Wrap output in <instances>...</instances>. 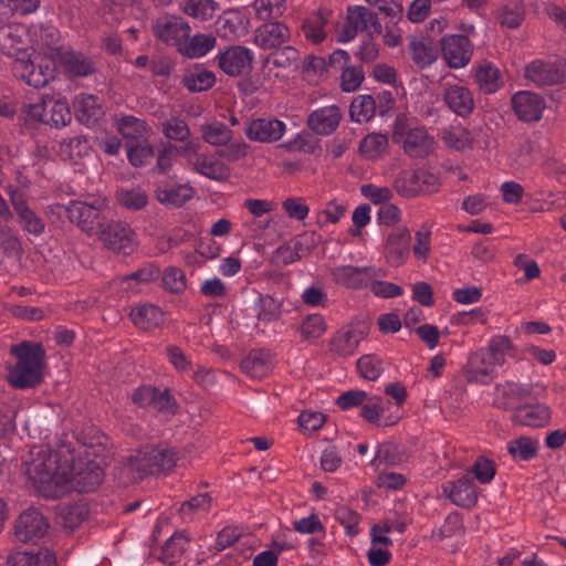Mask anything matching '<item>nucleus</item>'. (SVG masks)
<instances>
[{
	"label": "nucleus",
	"instance_id": "obj_1",
	"mask_svg": "<svg viewBox=\"0 0 566 566\" xmlns=\"http://www.w3.org/2000/svg\"><path fill=\"white\" fill-rule=\"evenodd\" d=\"M15 363L7 366V381L14 389L38 387L44 377L46 353L41 343L23 340L10 347Z\"/></svg>",
	"mask_w": 566,
	"mask_h": 566
},
{
	"label": "nucleus",
	"instance_id": "obj_2",
	"mask_svg": "<svg viewBox=\"0 0 566 566\" xmlns=\"http://www.w3.org/2000/svg\"><path fill=\"white\" fill-rule=\"evenodd\" d=\"M177 462L175 449L166 446H145L135 455L128 458L124 471L132 480H140L146 475L170 471Z\"/></svg>",
	"mask_w": 566,
	"mask_h": 566
},
{
	"label": "nucleus",
	"instance_id": "obj_3",
	"mask_svg": "<svg viewBox=\"0 0 566 566\" xmlns=\"http://www.w3.org/2000/svg\"><path fill=\"white\" fill-rule=\"evenodd\" d=\"M392 142L401 145L411 158H424L434 150L436 140L423 126H411L408 117L400 113L392 125Z\"/></svg>",
	"mask_w": 566,
	"mask_h": 566
},
{
	"label": "nucleus",
	"instance_id": "obj_4",
	"mask_svg": "<svg viewBox=\"0 0 566 566\" xmlns=\"http://www.w3.org/2000/svg\"><path fill=\"white\" fill-rule=\"evenodd\" d=\"M105 207V199L93 197L90 201L71 200L67 206L56 203L51 209L65 212L70 222L76 224L82 231L91 234L97 227L101 229V226L104 224L101 220L102 211Z\"/></svg>",
	"mask_w": 566,
	"mask_h": 566
},
{
	"label": "nucleus",
	"instance_id": "obj_5",
	"mask_svg": "<svg viewBox=\"0 0 566 566\" xmlns=\"http://www.w3.org/2000/svg\"><path fill=\"white\" fill-rule=\"evenodd\" d=\"M35 57L31 60L27 54L15 57L11 63L13 76L29 86L41 88L54 78L55 69L48 60Z\"/></svg>",
	"mask_w": 566,
	"mask_h": 566
},
{
	"label": "nucleus",
	"instance_id": "obj_6",
	"mask_svg": "<svg viewBox=\"0 0 566 566\" xmlns=\"http://www.w3.org/2000/svg\"><path fill=\"white\" fill-rule=\"evenodd\" d=\"M98 238L105 248L124 255L134 253L138 245L135 231L127 223L117 221L101 226Z\"/></svg>",
	"mask_w": 566,
	"mask_h": 566
},
{
	"label": "nucleus",
	"instance_id": "obj_7",
	"mask_svg": "<svg viewBox=\"0 0 566 566\" xmlns=\"http://www.w3.org/2000/svg\"><path fill=\"white\" fill-rule=\"evenodd\" d=\"M27 474L40 488L59 484L61 478L56 454H53L50 449H41L36 457L27 464Z\"/></svg>",
	"mask_w": 566,
	"mask_h": 566
},
{
	"label": "nucleus",
	"instance_id": "obj_8",
	"mask_svg": "<svg viewBox=\"0 0 566 566\" xmlns=\"http://www.w3.org/2000/svg\"><path fill=\"white\" fill-rule=\"evenodd\" d=\"M50 524L46 517L36 509L22 512L14 523V536L24 544H34L48 533Z\"/></svg>",
	"mask_w": 566,
	"mask_h": 566
},
{
	"label": "nucleus",
	"instance_id": "obj_9",
	"mask_svg": "<svg viewBox=\"0 0 566 566\" xmlns=\"http://www.w3.org/2000/svg\"><path fill=\"white\" fill-rule=\"evenodd\" d=\"M151 30L157 39L179 51L185 40L189 38L190 25L181 17L165 15L153 22Z\"/></svg>",
	"mask_w": 566,
	"mask_h": 566
},
{
	"label": "nucleus",
	"instance_id": "obj_10",
	"mask_svg": "<svg viewBox=\"0 0 566 566\" xmlns=\"http://www.w3.org/2000/svg\"><path fill=\"white\" fill-rule=\"evenodd\" d=\"M338 15L328 8H318L308 13L301 24V30L306 41L313 44L324 42L329 29L337 23Z\"/></svg>",
	"mask_w": 566,
	"mask_h": 566
},
{
	"label": "nucleus",
	"instance_id": "obj_11",
	"mask_svg": "<svg viewBox=\"0 0 566 566\" xmlns=\"http://www.w3.org/2000/svg\"><path fill=\"white\" fill-rule=\"evenodd\" d=\"M439 42L442 55L451 69L464 67L471 61L473 45L467 35H444Z\"/></svg>",
	"mask_w": 566,
	"mask_h": 566
},
{
	"label": "nucleus",
	"instance_id": "obj_12",
	"mask_svg": "<svg viewBox=\"0 0 566 566\" xmlns=\"http://www.w3.org/2000/svg\"><path fill=\"white\" fill-rule=\"evenodd\" d=\"M285 130V123L276 117L254 118L249 120L244 126V134L250 140L263 144L280 140Z\"/></svg>",
	"mask_w": 566,
	"mask_h": 566
},
{
	"label": "nucleus",
	"instance_id": "obj_13",
	"mask_svg": "<svg viewBox=\"0 0 566 566\" xmlns=\"http://www.w3.org/2000/svg\"><path fill=\"white\" fill-rule=\"evenodd\" d=\"M218 65L229 76H240L252 69L253 53L245 46L232 45L217 56Z\"/></svg>",
	"mask_w": 566,
	"mask_h": 566
},
{
	"label": "nucleus",
	"instance_id": "obj_14",
	"mask_svg": "<svg viewBox=\"0 0 566 566\" xmlns=\"http://www.w3.org/2000/svg\"><path fill=\"white\" fill-rule=\"evenodd\" d=\"M72 480L81 493L94 491L104 479V471L96 460L88 459L85 463L81 459L72 462Z\"/></svg>",
	"mask_w": 566,
	"mask_h": 566
},
{
	"label": "nucleus",
	"instance_id": "obj_15",
	"mask_svg": "<svg viewBox=\"0 0 566 566\" xmlns=\"http://www.w3.org/2000/svg\"><path fill=\"white\" fill-rule=\"evenodd\" d=\"M511 104L516 117L525 123L538 122L546 107L545 99L530 91L516 92L511 98Z\"/></svg>",
	"mask_w": 566,
	"mask_h": 566
},
{
	"label": "nucleus",
	"instance_id": "obj_16",
	"mask_svg": "<svg viewBox=\"0 0 566 566\" xmlns=\"http://www.w3.org/2000/svg\"><path fill=\"white\" fill-rule=\"evenodd\" d=\"M411 234L407 228H397L388 234L384 255L390 266L402 265L410 254Z\"/></svg>",
	"mask_w": 566,
	"mask_h": 566
},
{
	"label": "nucleus",
	"instance_id": "obj_17",
	"mask_svg": "<svg viewBox=\"0 0 566 566\" xmlns=\"http://www.w3.org/2000/svg\"><path fill=\"white\" fill-rule=\"evenodd\" d=\"M366 333L355 325H346L338 329L329 339V352L337 357H348L355 354Z\"/></svg>",
	"mask_w": 566,
	"mask_h": 566
},
{
	"label": "nucleus",
	"instance_id": "obj_18",
	"mask_svg": "<svg viewBox=\"0 0 566 566\" xmlns=\"http://www.w3.org/2000/svg\"><path fill=\"white\" fill-rule=\"evenodd\" d=\"M331 274L336 284L353 290L368 286L376 275L374 268L353 265L336 266Z\"/></svg>",
	"mask_w": 566,
	"mask_h": 566
},
{
	"label": "nucleus",
	"instance_id": "obj_19",
	"mask_svg": "<svg viewBox=\"0 0 566 566\" xmlns=\"http://www.w3.org/2000/svg\"><path fill=\"white\" fill-rule=\"evenodd\" d=\"M442 101L451 112L462 118L469 117L475 108L471 90L459 84L446 85Z\"/></svg>",
	"mask_w": 566,
	"mask_h": 566
},
{
	"label": "nucleus",
	"instance_id": "obj_20",
	"mask_svg": "<svg viewBox=\"0 0 566 566\" xmlns=\"http://www.w3.org/2000/svg\"><path fill=\"white\" fill-rule=\"evenodd\" d=\"M443 493L460 507L471 509L478 502L476 486L472 479L464 475L457 481H448L442 485Z\"/></svg>",
	"mask_w": 566,
	"mask_h": 566
},
{
	"label": "nucleus",
	"instance_id": "obj_21",
	"mask_svg": "<svg viewBox=\"0 0 566 566\" xmlns=\"http://www.w3.org/2000/svg\"><path fill=\"white\" fill-rule=\"evenodd\" d=\"M552 418L549 407L542 402L517 406L512 413V421L520 426L543 428Z\"/></svg>",
	"mask_w": 566,
	"mask_h": 566
},
{
	"label": "nucleus",
	"instance_id": "obj_22",
	"mask_svg": "<svg viewBox=\"0 0 566 566\" xmlns=\"http://www.w3.org/2000/svg\"><path fill=\"white\" fill-rule=\"evenodd\" d=\"M524 75L537 86H552L563 82L564 72L554 62L535 60L525 66Z\"/></svg>",
	"mask_w": 566,
	"mask_h": 566
},
{
	"label": "nucleus",
	"instance_id": "obj_23",
	"mask_svg": "<svg viewBox=\"0 0 566 566\" xmlns=\"http://www.w3.org/2000/svg\"><path fill=\"white\" fill-rule=\"evenodd\" d=\"M27 30L22 24L9 23L0 25V51L11 57L25 54Z\"/></svg>",
	"mask_w": 566,
	"mask_h": 566
},
{
	"label": "nucleus",
	"instance_id": "obj_24",
	"mask_svg": "<svg viewBox=\"0 0 566 566\" xmlns=\"http://www.w3.org/2000/svg\"><path fill=\"white\" fill-rule=\"evenodd\" d=\"M73 108L76 119L87 127L95 126L104 117L99 98L93 94H77L73 101Z\"/></svg>",
	"mask_w": 566,
	"mask_h": 566
},
{
	"label": "nucleus",
	"instance_id": "obj_25",
	"mask_svg": "<svg viewBox=\"0 0 566 566\" xmlns=\"http://www.w3.org/2000/svg\"><path fill=\"white\" fill-rule=\"evenodd\" d=\"M290 30L282 22H265L254 32V43L262 50L280 48L290 39Z\"/></svg>",
	"mask_w": 566,
	"mask_h": 566
},
{
	"label": "nucleus",
	"instance_id": "obj_26",
	"mask_svg": "<svg viewBox=\"0 0 566 566\" xmlns=\"http://www.w3.org/2000/svg\"><path fill=\"white\" fill-rule=\"evenodd\" d=\"M342 119L338 106L331 105L313 111L307 118V126L318 135H331L334 133Z\"/></svg>",
	"mask_w": 566,
	"mask_h": 566
},
{
	"label": "nucleus",
	"instance_id": "obj_27",
	"mask_svg": "<svg viewBox=\"0 0 566 566\" xmlns=\"http://www.w3.org/2000/svg\"><path fill=\"white\" fill-rule=\"evenodd\" d=\"M497 365L491 364L488 352L484 348L472 353L467 365V377L469 381L489 384L495 374Z\"/></svg>",
	"mask_w": 566,
	"mask_h": 566
},
{
	"label": "nucleus",
	"instance_id": "obj_28",
	"mask_svg": "<svg viewBox=\"0 0 566 566\" xmlns=\"http://www.w3.org/2000/svg\"><path fill=\"white\" fill-rule=\"evenodd\" d=\"M189 164L197 174L214 181H224L231 176V168L228 165L220 158L207 154L190 158Z\"/></svg>",
	"mask_w": 566,
	"mask_h": 566
},
{
	"label": "nucleus",
	"instance_id": "obj_29",
	"mask_svg": "<svg viewBox=\"0 0 566 566\" xmlns=\"http://www.w3.org/2000/svg\"><path fill=\"white\" fill-rule=\"evenodd\" d=\"M409 51L413 63L424 69L439 57V49L430 36H412L409 41Z\"/></svg>",
	"mask_w": 566,
	"mask_h": 566
},
{
	"label": "nucleus",
	"instance_id": "obj_30",
	"mask_svg": "<svg viewBox=\"0 0 566 566\" xmlns=\"http://www.w3.org/2000/svg\"><path fill=\"white\" fill-rule=\"evenodd\" d=\"M129 317L135 326L143 331H153L159 327L165 321L163 310L150 303L133 307L130 310Z\"/></svg>",
	"mask_w": 566,
	"mask_h": 566
},
{
	"label": "nucleus",
	"instance_id": "obj_31",
	"mask_svg": "<svg viewBox=\"0 0 566 566\" xmlns=\"http://www.w3.org/2000/svg\"><path fill=\"white\" fill-rule=\"evenodd\" d=\"M272 355L265 349H253L240 363L243 373L252 378L262 379L272 369Z\"/></svg>",
	"mask_w": 566,
	"mask_h": 566
},
{
	"label": "nucleus",
	"instance_id": "obj_32",
	"mask_svg": "<svg viewBox=\"0 0 566 566\" xmlns=\"http://www.w3.org/2000/svg\"><path fill=\"white\" fill-rule=\"evenodd\" d=\"M60 63L65 73L72 76H88L95 72L93 60L78 51H64L60 54Z\"/></svg>",
	"mask_w": 566,
	"mask_h": 566
},
{
	"label": "nucleus",
	"instance_id": "obj_33",
	"mask_svg": "<svg viewBox=\"0 0 566 566\" xmlns=\"http://www.w3.org/2000/svg\"><path fill=\"white\" fill-rule=\"evenodd\" d=\"M502 28L517 29L525 19V6L522 0H503L494 12Z\"/></svg>",
	"mask_w": 566,
	"mask_h": 566
},
{
	"label": "nucleus",
	"instance_id": "obj_34",
	"mask_svg": "<svg viewBox=\"0 0 566 566\" xmlns=\"http://www.w3.org/2000/svg\"><path fill=\"white\" fill-rule=\"evenodd\" d=\"M160 275V268L153 262H148L136 271L119 276L118 280L125 291H136L139 285H146L159 280Z\"/></svg>",
	"mask_w": 566,
	"mask_h": 566
},
{
	"label": "nucleus",
	"instance_id": "obj_35",
	"mask_svg": "<svg viewBox=\"0 0 566 566\" xmlns=\"http://www.w3.org/2000/svg\"><path fill=\"white\" fill-rule=\"evenodd\" d=\"M347 17L350 24L358 32L368 31L370 34L375 33L378 35L382 33V25L377 13H374L366 7L348 8Z\"/></svg>",
	"mask_w": 566,
	"mask_h": 566
},
{
	"label": "nucleus",
	"instance_id": "obj_36",
	"mask_svg": "<svg viewBox=\"0 0 566 566\" xmlns=\"http://www.w3.org/2000/svg\"><path fill=\"white\" fill-rule=\"evenodd\" d=\"M8 566H56V558L48 549L38 553L13 551L7 557Z\"/></svg>",
	"mask_w": 566,
	"mask_h": 566
},
{
	"label": "nucleus",
	"instance_id": "obj_37",
	"mask_svg": "<svg viewBox=\"0 0 566 566\" xmlns=\"http://www.w3.org/2000/svg\"><path fill=\"white\" fill-rule=\"evenodd\" d=\"M474 81L484 94H493L503 86L501 71L488 61L475 69Z\"/></svg>",
	"mask_w": 566,
	"mask_h": 566
},
{
	"label": "nucleus",
	"instance_id": "obj_38",
	"mask_svg": "<svg viewBox=\"0 0 566 566\" xmlns=\"http://www.w3.org/2000/svg\"><path fill=\"white\" fill-rule=\"evenodd\" d=\"M157 200L166 206L181 207L193 196V189L187 185H159L155 191Z\"/></svg>",
	"mask_w": 566,
	"mask_h": 566
},
{
	"label": "nucleus",
	"instance_id": "obj_39",
	"mask_svg": "<svg viewBox=\"0 0 566 566\" xmlns=\"http://www.w3.org/2000/svg\"><path fill=\"white\" fill-rule=\"evenodd\" d=\"M91 149L88 139L85 136L76 135L64 138L60 143L59 156L65 161L78 164L81 159L90 155Z\"/></svg>",
	"mask_w": 566,
	"mask_h": 566
},
{
	"label": "nucleus",
	"instance_id": "obj_40",
	"mask_svg": "<svg viewBox=\"0 0 566 566\" xmlns=\"http://www.w3.org/2000/svg\"><path fill=\"white\" fill-rule=\"evenodd\" d=\"M216 83V75L212 71L196 65L182 75L181 84L190 92H203L211 88Z\"/></svg>",
	"mask_w": 566,
	"mask_h": 566
},
{
	"label": "nucleus",
	"instance_id": "obj_41",
	"mask_svg": "<svg viewBox=\"0 0 566 566\" xmlns=\"http://www.w3.org/2000/svg\"><path fill=\"white\" fill-rule=\"evenodd\" d=\"M45 125L60 128L69 125L72 120V114L66 99L48 97L45 98Z\"/></svg>",
	"mask_w": 566,
	"mask_h": 566
},
{
	"label": "nucleus",
	"instance_id": "obj_42",
	"mask_svg": "<svg viewBox=\"0 0 566 566\" xmlns=\"http://www.w3.org/2000/svg\"><path fill=\"white\" fill-rule=\"evenodd\" d=\"M216 42L212 34L197 33L187 38L178 52L189 59H198L210 52L216 46Z\"/></svg>",
	"mask_w": 566,
	"mask_h": 566
},
{
	"label": "nucleus",
	"instance_id": "obj_43",
	"mask_svg": "<svg viewBox=\"0 0 566 566\" xmlns=\"http://www.w3.org/2000/svg\"><path fill=\"white\" fill-rule=\"evenodd\" d=\"M444 145L453 150L463 151L473 145L471 132L461 124L450 125L441 130L440 135Z\"/></svg>",
	"mask_w": 566,
	"mask_h": 566
},
{
	"label": "nucleus",
	"instance_id": "obj_44",
	"mask_svg": "<svg viewBox=\"0 0 566 566\" xmlns=\"http://www.w3.org/2000/svg\"><path fill=\"white\" fill-rule=\"evenodd\" d=\"M190 539L184 532L171 535L161 548L158 559L166 565L176 564L188 549Z\"/></svg>",
	"mask_w": 566,
	"mask_h": 566
},
{
	"label": "nucleus",
	"instance_id": "obj_45",
	"mask_svg": "<svg viewBox=\"0 0 566 566\" xmlns=\"http://www.w3.org/2000/svg\"><path fill=\"white\" fill-rule=\"evenodd\" d=\"M397 193L405 198H413L421 193L418 169H405L399 171L392 181Z\"/></svg>",
	"mask_w": 566,
	"mask_h": 566
},
{
	"label": "nucleus",
	"instance_id": "obj_46",
	"mask_svg": "<svg viewBox=\"0 0 566 566\" xmlns=\"http://www.w3.org/2000/svg\"><path fill=\"white\" fill-rule=\"evenodd\" d=\"M17 214V222L22 230L33 237H40L45 231V223L43 219L30 208L28 202L14 210Z\"/></svg>",
	"mask_w": 566,
	"mask_h": 566
},
{
	"label": "nucleus",
	"instance_id": "obj_47",
	"mask_svg": "<svg viewBox=\"0 0 566 566\" xmlns=\"http://www.w3.org/2000/svg\"><path fill=\"white\" fill-rule=\"evenodd\" d=\"M180 9L188 17L208 21L214 17L220 7L214 0H184Z\"/></svg>",
	"mask_w": 566,
	"mask_h": 566
},
{
	"label": "nucleus",
	"instance_id": "obj_48",
	"mask_svg": "<svg viewBox=\"0 0 566 566\" xmlns=\"http://www.w3.org/2000/svg\"><path fill=\"white\" fill-rule=\"evenodd\" d=\"M376 114V104L373 99V95H358L352 101L349 106V116L353 122L359 124L368 123L375 117Z\"/></svg>",
	"mask_w": 566,
	"mask_h": 566
},
{
	"label": "nucleus",
	"instance_id": "obj_49",
	"mask_svg": "<svg viewBox=\"0 0 566 566\" xmlns=\"http://www.w3.org/2000/svg\"><path fill=\"white\" fill-rule=\"evenodd\" d=\"M388 148V136L381 133H370L359 143V153L363 157L375 160L380 158Z\"/></svg>",
	"mask_w": 566,
	"mask_h": 566
},
{
	"label": "nucleus",
	"instance_id": "obj_50",
	"mask_svg": "<svg viewBox=\"0 0 566 566\" xmlns=\"http://www.w3.org/2000/svg\"><path fill=\"white\" fill-rule=\"evenodd\" d=\"M499 391L501 396H496L494 405L503 410L513 408L516 400L524 399L531 394V389L511 381L505 382Z\"/></svg>",
	"mask_w": 566,
	"mask_h": 566
},
{
	"label": "nucleus",
	"instance_id": "obj_51",
	"mask_svg": "<svg viewBox=\"0 0 566 566\" xmlns=\"http://www.w3.org/2000/svg\"><path fill=\"white\" fill-rule=\"evenodd\" d=\"M202 139L211 146H223L232 140L233 132L222 122L201 125Z\"/></svg>",
	"mask_w": 566,
	"mask_h": 566
},
{
	"label": "nucleus",
	"instance_id": "obj_52",
	"mask_svg": "<svg viewBox=\"0 0 566 566\" xmlns=\"http://www.w3.org/2000/svg\"><path fill=\"white\" fill-rule=\"evenodd\" d=\"M178 156V146L170 142H160L155 151L156 164L151 171L156 175H166L174 166V161Z\"/></svg>",
	"mask_w": 566,
	"mask_h": 566
},
{
	"label": "nucleus",
	"instance_id": "obj_53",
	"mask_svg": "<svg viewBox=\"0 0 566 566\" xmlns=\"http://www.w3.org/2000/svg\"><path fill=\"white\" fill-rule=\"evenodd\" d=\"M161 133L166 142H186L191 137V130L188 123L178 116L170 117L160 123Z\"/></svg>",
	"mask_w": 566,
	"mask_h": 566
},
{
	"label": "nucleus",
	"instance_id": "obj_54",
	"mask_svg": "<svg viewBox=\"0 0 566 566\" xmlns=\"http://www.w3.org/2000/svg\"><path fill=\"white\" fill-rule=\"evenodd\" d=\"M212 497L209 493H201L181 503L179 514L184 521L190 522L199 513H208L211 510Z\"/></svg>",
	"mask_w": 566,
	"mask_h": 566
},
{
	"label": "nucleus",
	"instance_id": "obj_55",
	"mask_svg": "<svg viewBox=\"0 0 566 566\" xmlns=\"http://www.w3.org/2000/svg\"><path fill=\"white\" fill-rule=\"evenodd\" d=\"M115 126L125 138L132 139L143 137L149 129L144 119L137 118L133 115H123L116 118Z\"/></svg>",
	"mask_w": 566,
	"mask_h": 566
},
{
	"label": "nucleus",
	"instance_id": "obj_56",
	"mask_svg": "<svg viewBox=\"0 0 566 566\" xmlns=\"http://www.w3.org/2000/svg\"><path fill=\"white\" fill-rule=\"evenodd\" d=\"M484 349L488 352L491 364L502 366L505 363L506 354L513 349V344L509 336L497 335L490 339Z\"/></svg>",
	"mask_w": 566,
	"mask_h": 566
},
{
	"label": "nucleus",
	"instance_id": "obj_57",
	"mask_svg": "<svg viewBox=\"0 0 566 566\" xmlns=\"http://www.w3.org/2000/svg\"><path fill=\"white\" fill-rule=\"evenodd\" d=\"M255 308L258 319L265 323L277 321L282 313L281 302L269 294L259 297Z\"/></svg>",
	"mask_w": 566,
	"mask_h": 566
},
{
	"label": "nucleus",
	"instance_id": "obj_58",
	"mask_svg": "<svg viewBox=\"0 0 566 566\" xmlns=\"http://www.w3.org/2000/svg\"><path fill=\"white\" fill-rule=\"evenodd\" d=\"M88 509L85 504L74 503L64 506L60 512V522L63 527L74 530L87 518Z\"/></svg>",
	"mask_w": 566,
	"mask_h": 566
},
{
	"label": "nucleus",
	"instance_id": "obj_59",
	"mask_svg": "<svg viewBox=\"0 0 566 566\" xmlns=\"http://www.w3.org/2000/svg\"><path fill=\"white\" fill-rule=\"evenodd\" d=\"M507 452L521 461H530L537 454V447L530 437H520L507 443Z\"/></svg>",
	"mask_w": 566,
	"mask_h": 566
},
{
	"label": "nucleus",
	"instance_id": "obj_60",
	"mask_svg": "<svg viewBox=\"0 0 566 566\" xmlns=\"http://www.w3.org/2000/svg\"><path fill=\"white\" fill-rule=\"evenodd\" d=\"M155 157V148L147 142H138L127 149V158L134 167H143Z\"/></svg>",
	"mask_w": 566,
	"mask_h": 566
},
{
	"label": "nucleus",
	"instance_id": "obj_61",
	"mask_svg": "<svg viewBox=\"0 0 566 566\" xmlns=\"http://www.w3.org/2000/svg\"><path fill=\"white\" fill-rule=\"evenodd\" d=\"M160 276L164 289L174 294H180L187 287L185 273L177 266H168Z\"/></svg>",
	"mask_w": 566,
	"mask_h": 566
},
{
	"label": "nucleus",
	"instance_id": "obj_62",
	"mask_svg": "<svg viewBox=\"0 0 566 566\" xmlns=\"http://www.w3.org/2000/svg\"><path fill=\"white\" fill-rule=\"evenodd\" d=\"M365 80V72L361 65L348 64L340 75V90L343 92H355Z\"/></svg>",
	"mask_w": 566,
	"mask_h": 566
},
{
	"label": "nucleus",
	"instance_id": "obj_63",
	"mask_svg": "<svg viewBox=\"0 0 566 566\" xmlns=\"http://www.w3.org/2000/svg\"><path fill=\"white\" fill-rule=\"evenodd\" d=\"M326 323L322 315L312 314L307 315L300 327L303 339L319 338L326 332Z\"/></svg>",
	"mask_w": 566,
	"mask_h": 566
},
{
	"label": "nucleus",
	"instance_id": "obj_64",
	"mask_svg": "<svg viewBox=\"0 0 566 566\" xmlns=\"http://www.w3.org/2000/svg\"><path fill=\"white\" fill-rule=\"evenodd\" d=\"M117 200L123 207L129 210H140L147 205L148 197L144 190L133 188L118 191Z\"/></svg>",
	"mask_w": 566,
	"mask_h": 566
}]
</instances>
